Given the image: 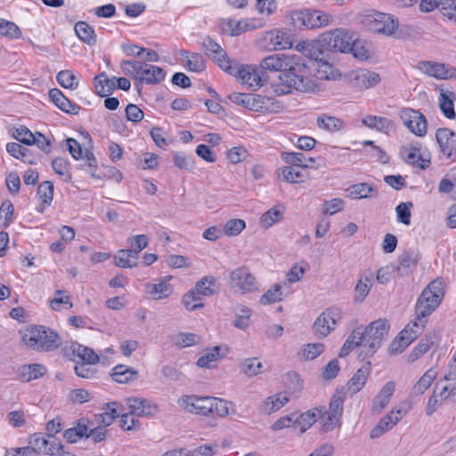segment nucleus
I'll use <instances>...</instances> for the list:
<instances>
[{
    "label": "nucleus",
    "mask_w": 456,
    "mask_h": 456,
    "mask_svg": "<svg viewBox=\"0 0 456 456\" xmlns=\"http://www.w3.org/2000/svg\"><path fill=\"white\" fill-rule=\"evenodd\" d=\"M320 38L318 41H301L295 45L296 51L315 61L322 53Z\"/></svg>",
    "instance_id": "a19ab883"
},
{
    "label": "nucleus",
    "mask_w": 456,
    "mask_h": 456,
    "mask_svg": "<svg viewBox=\"0 0 456 456\" xmlns=\"http://www.w3.org/2000/svg\"><path fill=\"white\" fill-rule=\"evenodd\" d=\"M112 379L120 384H128L138 379V371L124 364H118L112 369Z\"/></svg>",
    "instance_id": "4c0bfd02"
},
{
    "label": "nucleus",
    "mask_w": 456,
    "mask_h": 456,
    "mask_svg": "<svg viewBox=\"0 0 456 456\" xmlns=\"http://www.w3.org/2000/svg\"><path fill=\"white\" fill-rule=\"evenodd\" d=\"M211 404V417L225 418L236 413L234 404L231 401L219 397H212Z\"/></svg>",
    "instance_id": "7c9ffc66"
},
{
    "label": "nucleus",
    "mask_w": 456,
    "mask_h": 456,
    "mask_svg": "<svg viewBox=\"0 0 456 456\" xmlns=\"http://www.w3.org/2000/svg\"><path fill=\"white\" fill-rule=\"evenodd\" d=\"M396 271H399V267H395L393 265H387L380 267L374 274V280L382 285L389 283L395 276Z\"/></svg>",
    "instance_id": "052dcab7"
},
{
    "label": "nucleus",
    "mask_w": 456,
    "mask_h": 456,
    "mask_svg": "<svg viewBox=\"0 0 456 456\" xmlns=\"http://www.w3.org/2000/svg\"><path fill=\"white\" fill-rule=\"evenodd\" d=\"M436 139L441 152L450 159L456 155V134L448 128H439L436 133Z\"/></svg>",
    "instance_id": "f3484780"
},
{
    "label": "nucleus",
    "mask_w": 456,
    "mask_h": 456,
    "mask_svg": "<svg viewBox=\"0 0 456 456\" xmlns=\"http://www.w3.org/2000/svg\"><path fill=\"white\" fill-rule=\"evenodd\" d=\"M28 444L35 454L45 453L53 455L61 449V445L56 441L50 442L43 434L36 433L29 436Z\"/></svg>",
    "instance_id": "a211bd4d"
},
{
    "label": "nucleus",
    "mask_w": 456,
    "mask_h": 456,
    "mask_svg": "<svg viewBox=\"0 0 456 456\" xmlns=\"http://www.w3.org/2000/svg\"><path fill=\"white\" fill-rule=\"evenodd\" d=\"M138 257L131 249H119L114 255L115 265L121 268H133L137 265Z\"/></svg>",
    "instance_id": "a18cd8bd"
},
{
    "label": "nucleus",
    "mask_w": 456,
    "mask_h": 456,
    "mask_svg": "<svg viewBox=\"0 0 456 456\" xmlns=\"http://www.w3.org/2000/svg\"><path fill=\"white\" fill-rule=\"evenodd\" d=\"M419 262V254L412 250L404 251L398 257L399 270L403 268H415Z\"/></svg>",
    "instance_id": "774afa93"
},
{
    "label": "nucleus",
    "mask_w": 456,
    "mask_h": 456,
    "mask_svg": "<svg viewBox=\"0 0 456 456\" xmlns=\"http://www.w3.org/2000/svg\"><path fill=\"white\" fill-rule=\"evenodd\" d=\"M362 22L370 31L385 36L394 34L398 28V21L391 15L379 12L366 14Z\"/></svg>",
    "instance_id": "6e6552de"
},
{
    "label": "nucleus",
    "mask_w": 456,
    "mask_h": 456,
    "mask_svg": "<svg viewBox=\"0 0 456 456\" xmlns=\"http://www.w3.org/2000/svg\"><path fill=\"white\" fill-rule=\"evenodd\" d=\"M22 342L28 347L40 352H50L61 345V337L52 329L45 326H31L25 330Z\"/></svg>",
    "instance_id": "7ed1b4c3"
},
{
    "label": "nucleus",
    "mask_w": 456,
    "mask_h": 456,
    "mask_svg": "<svg viewBox=\"0 0 456 456\" xmlns=\"http://www.w3.org/2000/svg\"><path fill=\"white\" fill-rule=\"evenodd\" d=\"M281 159L287 164L300 167H308L309 163L314 161L313 158H306L301 152H282Z\"/></svg>",
    "instance_id": "864d4df0"
},
{
    "label": "nucleus",
    "mask_w": 456,
    "mask_h": 456,
    "mask_svg": "<svg viewBox=\"0 0 456 456\" xmlns=\"http://www.w3.org/2000/svg\"><path fill=\"white\" fill-rule=\"evenodd\" d=\"M456 96L453 92L449 90H440L439 95V107L447 118H454L455 112L453 108V102Z\"/></svg>",
    "instance_id": "79ce46f5"
},
{
    "label": "nucleus",
    "mask_w": 456,
    "mask_h": 456,
    "mask_svg": "<svg viewBox=\"0 0 456 456\" xmlns=\"http://www.w3.org/2000/svg\"><path fill=\"white\" fill-rule=\"evenodd\" d=\"M284 210L281 207H273L265 212L260 217V225L268 229L283 219Z\"/></svg>",
    "instance_id": "09e8293b"
},
{
    "label": "nucleus",
    "mask_w": 456,
    "mask_h": 456,
    "mask_svg": "<svg viewBox=\"0 0 456 456\" xmlns=\"http://www.w3.org/2000/svg\"><path fill=\"white\" fill-rule=\"evenodd\" d=\"M331 21L330 14L318 10H297L291 12V22L296 28H320L330 25Z\"/></svg>",
    "instance_id": "39448f33"
},
{
    "label": "nucleus",
    "mask_w": 456,
    "mask_h": 456,
    "mask_svg": "<svg viewBox=\"0 0 456 456\" xmlns=\"http://www.w3.org/2000/svg\"><path fill=\"white\" fill-rule=\"evenodd\" d=\"M343 318V311L339 307H330L324 310L315 319L313 330L318 338L328 337Z\"/></svg>",
    "instance_id": "0eeeda50"
},
{
    "label": "nucleus",
    "mask_w": 456,
    "mask_h": 456,
    "mask_svg": "<svg viewBox=\"0 0 456 456\" xmlns=\"http://www.w3.org/2000/svg\"><path fill=\"white\" fill-rule=\"evenodd\" d=\"M56 79L59 85L64 88L76 89L78 86V78L70 70H61L57 76Z\"/></svg>",
    "instance_id": "13d9d810"
},
{
    "label": "nucleus",
    "mask_w": 456,
    "mask_h": 456,
    "mask_svg": "<svg viewBox=\"0 0 456 456\" xmlns=\"http://www.w3.org/2000/svg\"><path fill=\"white\" fill-rule=\"evenodd\" d=\"M362 123L370 129L390 135L395 132L393 120L380 116L367 115L362 118Z\"/></svg>",
    "instance_id": "4be33fe9"
},
{
    "label": "nucleus",
    "mask_w": 456,
    "mask_h": 456,
    "mask_svg": "<svg viewBox=\"0 0 456 456\" xmlns=\"http://www.w3.org/2000/svg\"><path fill=\"white\" fill-rule=\"evenodd\" d=\"M95 92L98 95L105 97L112 94L116 87V77H109L105 73H101L94 78Z\"/></svg>",
    "instance_id": "e433bc0d"
},
{
    "label": "nucleus",
    "mask_w": 456,
    "mask_h": 456,
    "mask_svg": "<svg viewBox=\"0 0 456 456\" xmlns=\"http://www.w3.org/2000/svg\"><path fill=\"white\" fill-rule=\"evenodd\" d=\"M371 370V363L367 361L363 363L354 374L351 379L348 381L346 387L347 391L354 395L359 392L366 384V381L370 376Z\"/></svg>",
    "instance_id": "393cba45"
},
{
    "label": "nucleus",
    "mask_w": 456,
    "mask_h": 456,
    "mask_svg": "<svg viewBox=\"0 0 456 456\" xmlns=\"http://www.w3.org/2000/svg\"><path fill=\"white\" fill-rule=\"evenodd\" d=\"M216 280L214 276L208 275L198 281L192 289L200 297H211L216 293Z\"/></svg>",
    "instance_id": "de8ad7c7"
},
{
    "label": "nucleus",
    "mask_w": 456,
    "mask_h": 456,
    "mask_svg": "<svg viewBox=\"0 0 456 456\" xmlns=\"http://www.w3.org/2000/svg\"><path fill=\"white\" fill-rule=\"evenodd\" d=\"M181 303L186 310L191 312L204 307V304L201 302V297L192 289L182 297Z\"/></svg>",
    "instance_id": "6e6d98bb"
},
{
    "label": "nucleus",
    "mask_w": 456,
    "mask_h": 456,
    "mask_svg": "<svg viewBox=\"0 0 456 456\" xmlns=\"http://www.w3.org/2000/svg\"><path fill=\"white\" fill-rule=\"evenodd\" d=\"M232 75L248 89L255 91L263 86V77L255 65L234 66Z\"/></svg>",
    "instance_id": "9b49d317"
},
{
    "label": "nucleus",
    "mask_w": 456,
    "mask_h": 456,
    "mask_svg": "<svg viewBox=\"0 0 456 456\" xmlns=\"http://www.w3.org/2000/svg\"><path fill=\"white\" fill-rule=\"evenodd\" d=\"M171 280L172 276L168 275L159 279L155 283H146L144 286L146 295L153 300L168 297L174 291L173 286L168 283Z\"/></svg>",
    "instance_id": "dca6fc26"
},
{
    "label": "nucleus",
    "mask_w": 456,
    "mask_h": 456,
    "mask_svg": "<svg viewBox=\"0 0 456 456\" xmlns=\"http://www.w3.org/2000/svg\"><path fill=\"white\" fill-rule=\"evenodd\" d=\"M37 195L42 200L40 212L43 213L45 208L52 203L53 198V184L50 181L41 183L37 188Z\"/></svg>",
    "instance_id": "603ef678"
},
{
    "label": "nucleus",
    "mask_w": 456,
    "mask_h": 456,
    "mask_svg": "<svg viewBox=\"0 0 456 456\" xmlns=\"http://www.w3.org/2000/svg\"><path fill=\"white\" fill-rule=\"evenodd\" d=\"M165 76L166 73L161 68L141 61L137 80L141 84L155 85L164 80Z\"/></svg>",
    "instance_id": "aec40b11"
},
{
    "label": "nucleus",
    "mask_w": 456,
    "mask_h": 456,
    "mask_svg": "<svg viewBox=\"0 0 456 456\" xmlns=\"http://www.w3.org/2000/svg\"><path fill=\"white\" fill-rule=\"evenodd\" d=\"M211 399V396L183 395L178 399L177 403L187 412L210 416Z\"/></svg>",
    "instance_id": "ddd939ff"
},
{
    "label": "nucleus",
    "mask_w": 456,
    "mask_h": 456,
    "mask_svg": "<svg viewBox=\"0 0 456 456\" xmlns=\"http://www.w3.org/2000/svg\"><path fill=\"white\" fill-rule=\"evenodd\" d=\"M418 69L424 74L437 79L456 77V69L440 62L420 61Z\"/></svg>",
    "instance_id": "2eb2a0df"
},
{
    "label": "nucleus",
    "mask_w": 456,
    "mask_h": 456,
    "mask_svg": "<svg viewBox=\"0 0 456 456\" xmlns=\"http://www.w3.org/2000/svg\"><path fill=\"white\" fill-rule=\"evenodd\" d=\"M444 296V285L442 280L432 281L421 292L415 305L417 316L427 317L434 312Z\"/></svg>",
    "instance_id": "20e7f679"
},
{
    "label": "nucleus",
    "mask_w": 456,
    "mask_h": 456,
    "mask_svg": "<svg viewBox=\"0 0 456 456\" xmlns=\"http://www.w3.org/2000/svg\"><path fill=\"white\" fill-rule=\"evenodd\" d=\"M221 347L216 346L207 349L204 354L198 359L197 365L200 368L212 369L216 366L221 358Z\"/></svg>",
    "instance_id": "c03bdc74"
},
{
    "label": "nucleus",
    "mask_w": 456,
    "mask_h": 456,
    "mask_svg": "<svg viewBox=\"0 0 456 456\" xmlns=\"http://www.w3.org/2000/svg\"><path fill=\"white\" fill-rule=\"evenodd\" d=\"M262 40L270 50H287L293 47V37L288 28H273L265 31Z\"/></svg>",
    "instance_id": "9d476101"
},
{
    "label": "nucleus",
    "mask_w": 456,
    "mask_h": 456,
    "mask_svg": "<svg viewBox=\"0 0 456 456\" xmlns=\"http://www.w3.org/2000/svg\"><path fill=\"white\" fill-rule=\"evenodd\" d=\"M399 117L411 133L417 136H424L427 133V120L419 110L410 108L402 109Z\"/></svg>",
    "instance_id": "f8f14e48"
},
{
    "label": "nucleus",
    "mask_w": 456,
    "mask_h": 456,
    "mask_svg": "<svg viewBox=\"0 0 456 456\" xmlns=\"http://www.w3.org/2000/svg\"><path fill=\"white\" fill-rule=\"evenodd\" d=\"M49 97L54 105L63 112L77 114L80 110L78 105L71 102L58 88L51 89L49 91Z\"/></svg>",
    "instance_id": "c85d7f7f"
},
{
    "label": "nucleus",
    "mask_w": 456,
    "mask_h": 456,
    "mask_svg": "<svg viewBox=\"0 0 456 456\" xmlns=\"http://www.w3.org/2000/svg\"><path fill=\"white\" fill-rule=\"evenodd\" d=\"M403 413L402 410H392L389 413L384 416L371 430L370 437L377 438L383 435L385 432L393 428L398 421L403 418Z\"/></svg>",
    "instance_id": "5701e85b"
},
{
    "label": "nucleus",
    "mask_w": 456,
    "mask_h": 456,
    "mask_svg": "<svg viewBox=\"0 0 456 456\" xmlns=\"http://www.w3.org/2000/svg\"><path fill=\"white\" fill-rule=\"evenodd\" d=\"M181 56L190 71L201 72L205 69V61L201 54L181 51Z\"/></svg>",
    "instance_id": "49530a36"
},
{
    "label": "nucleus",
    "mask_w": 456,
    "mask_h": 456,
    "mask_svg": "<svg viewBox=\"0 0 456 456\" xmlns=\"http://www.w3.org/2000/svg\"><path fill=\"white\" fill-rule=\"evenodd\" d=\"M354 33L345 28L326 31L320 36V44L327 51L349 53Z\"/></svg>",
    "instance_id": "423d86ee"
},
{
    "label": "nucleus",
    "mask_w": 456,
    "mask_h": 456,
    "mask_svg": "<svg viewBox=\"0 0 456 456\" xmlns=\"http://www.w3.org/2000/svg\"><path fill=\"white\" fill-rule=\"evenodd\" d=\"M316 126L320 130L330 134L342 133L346 128L344 119L327 113H322L316 118Z\"/></svg>",
    "instance_id": "412c9836"
},
{
    "label": "nucleus",
    "mask_w": 456,
    "mask_h": 456,
    "mask_svg": "<svg viewBox=\"0 0 456 456\" xmlns=\"http://www.w3.org/2000/svg\"><path fill=\"white\" fill-rule=\"evenodd\" d=\"M219 28L223 34L237 37L248 30L256 28V26L248 20H236L228 18L220 20Z\"/></svg>",
    "instance_id": "6ab92c4d"
},
{
    "label": "nucleus",
    "mask_w": 456,
    "mask_h": 456,
    "mask_svg": "<svg viewBox=\"0 0 456 456\" xmlns=\"http://www.w3.org/2000/svg\"><path fill=\"white\" fill-rule=\"evenodd\" d=\"M348 78L350 83L360 90L373 87L381 81L379 74L365 69L352 70L348 74Z\"/></svg>",
    "instance_id": "4468645a"
},
{
    "label": "nucleus",
    "mask_w": 456,
    "mask_h": 456,
    "mask_svg": "<svg viewBox=\"0 0 456 456\" xmlns=\"http://www.w3.org/2000/svg\"><path fill=\"white\" fill-rule=\"evenodd\" d=\"M395 389V384L394 381L387 382L373 399L372 409L376 411H381L388 404Z\"/></svg>",
    "instance_id": "c9c22d12"
},
{
    "label": "nucleus",
    "mask_w": 456,
    "mask_h": 456,
    "mask_svg": "<svg viewBox=\"0 0 456 456\" xmlns=\"http://www.w3.org/2000/svg\"><path fill=\"white\" fill-rule=\"evenodd\" d=\"M151 408V403L145 399L132 397L126 400V409L136 417L152 414Z\"/></svg>",
    "instance_id": "f704fd0d"
},
{
    "label": "nucleus",
    "mask_w": 456,
    "mask_h": 456,
    "mask_svg": "<svg viewBox=\"0 0 456 456\" xmlns=\"http://www.w3.org/2000/svg\"><path fill=\"white\" fill-rule=\"evenodd\" d=\"M289 401V397L287 393H278L265 398L262 402L260 408L263 412L266 414H271L273 412L279 411Z\"/></svg>",
    "instance_id": "2f4dec72"
},
{
    "label": "nucleus",
    "mask_w": 456,
    "mask_h": 456,
    "mask_svg": "<svg viewBox=\"0 0 456 456\" xmlns=\"http://www.w3.org/2000/svg\"><path fill=\"white\" fill-rule=\"evenodd\" d=\"M88 428L85 419H79L76 427L64 431V438L70 444L77 443L82 437H86Z\"/></svg>",
    "instance_id": "8fccbe9b"
},
{
    "label": "nucleus",
    "mask_w": 456,
    "mask_h": 456,
    "mask_svg": "<svg viewBox=\"0 0 456 456\" xmlns=\"http://www.w3.org/2000/svg\"><path fill=\"white\" fill-rule=\"evenodd\" d=\"M281 285L274 284L260 297V304L266 305L269 304L279 302L282 299Z\"/></svg>",
    "instance_id": "680f3d73"
},
{
    "label": "nucleus",
    "mask_w": 456,
    "mask_h": 456,
    "mask_svg": "<svg viewBox=\"0 0 456 456\" xmlns=\"http://www.w3.org/2000/svg\"><path fill=\"white\" fill-rule=\"evenodd\" d=\"M173 160L175 167L182 170L191 171L195 167V161L184 152H175Z\"/></svg>",
    "instance_id": "69168bd1"
},
{
    "label": "nucleus",
    "mask_w": 456,
    "mask_h": 456,
    "mask_svg": "<svg viewBox=\"0 0 456 456\" xmlns=\"http://www.w3.org/2000/svg\"><path fill=\"white\" fill-rule=\"evenodd\" d=\"M349 53H352L354 57L364 61L370 58V51L367 43L362 40L355 39L353 37V42L350 44Z\"/></svg>",
    "instance_id": "4d7b16f0"
},
{
    "label": "nucleus",
    "mask_w": 456,
    "mask_h": 456,
    "mask_svg": "<svg viewBox=\"0 0 456 456\" xmlns=\"http://www.w3.org/2000/svg\"><path fill=\"white\" fill-rule=\"evenodd\" d=\"M12 135L17 141L26 144L33 145L34 134L26 126H20L12 129Z\"/></svg>",
    "instance_id": "0e129e2a"
},
{
    "label": "nucleus",
    "mask_w": 456,
    "mask_h": 456,
    "mask_svg": "<svg viewBox=\"0 0 456 456\" xmlns=\"http://www.w3.org/2000/svg\"><path fill=\"white\" fill-rule=\"evenodd\" d=\"M346 197L352 200H363L376 197L377 187L371 183H359L346 189Z\"/></svg>",
    "instance_id": "b1692460"
},
{
    "label": "nucleus",
    "mask_w": 456,
    "mask_h": 456,
    "mask_svg": "<svg viewBox=\"0 0 456 456\" xmlns=\"http://www.w3.org/2000/svg\"><path fill=\"white\" fill-rule=\"evenodd\" d=\"M74 29L77 36L86 44L94 45L96 43V35L94 30L86 22H77Z\"/></svg>",
    "instance_id": "3c124183"
},
{
    "label": "nucleus",
    "mask_w": 456,
    "mask_h": 456,
    "mask_svg": "<svg viewBox=\"0 0 456 456\" xmlns=\"http://www.w3.org/2000/svg\"><path fill=\"white\" fill-rule=\"evenodd\" d=\"M312 66L315 69V76L319 79L337 80L341 77L338 69L322 59H317L315 61H312Z\"/></svg>",
    "instance_id": "cd10ccee"
},
{
    "label": "nucleus",
    "mask_w": 456,
    "mask_h": 456,
    "mask_svg": "<svg viewBox=\"0 0 456 456\" xmlns=\"http://www.w3.org/2000/svg\"><path fill=\"white\" fill-rule=\"evenodd\" d=\"M374 272L370 269H366L360 274L354 288L355 298L357 300L362 302L366 298L374 284Z\"/></svg>",
    "instance_id": "bb28decb"
},
{
    "label": "nucleus",
    "mask_w": 456,
    "mask_h": 456,
    "mask_svg": "<svg viewBox=\"0 0 456 456\" xmlns=\"http://www.w3.org/2000/svg\"><path fill=\"white\" fill-rule=\"evenodd\" d=\"M428 319L415 314V319L409 323L400 333L411 343L414 341L424 330Z\"/></svg>",
    "instance_id": "58836bf2"
},
{
    "label": "nucleus",
    "mask_w": 456,
    "mask_h": 456,
    "mask_svg": "<svg viewBox=\"0 0 456 456\" xmlns=\"http://www.w3.org/2000/svg\"><path fill=\"white\" fill-rule=\"evenodd\" d=\"M402 155L405 161L421 169H424L430 163V159L424 156L419 148L416 147H405L402 151Z\"/></svg>",
    "instance_id": "473e14b6"
},
{
    "label": "nucleus",
    "mask_w": 456,
    "mask_h": 456,
    "mask_svg": "<svg viewBox=\"0 0 456 456\" xmlns=\"http://www.w3.org/2000/svg\"><path fill=\"white\" fill-rule=\"evenodd\" d=\"M246 227V223L242 219L233 218L228 220L224 225V233L226 236L232 237L239 235Z\"/></svg>",
    "instance_id": "e2e57ef3"
},
{
    "label": "nucleus",
    "mask_w": 456,
    "mask_h": 456,
    "mask_svg": "<svg viewBox=\"0 0 456 456\" xmlns=\"http://www.w3.org/2000/svg\"><path fill=\"white\" fill-rule=\"evenodd\" d=\"M47 371L41 363L24 364L18 370L19 379L23 382H29L43 377Z\"/></svg>",
    "instance_id": "c756f323"
},
{
    "label": "nucleus",
    "mask_w": 456,
    "mask_h": 456,
    "mask_svg": "<svg viewBox=\"0 0 456 456\" xmlns=\"http://www.w3.org/2000/svg\"><path fill=\"white\" fill-rule=\"evenodd\" d=\"M259 66L265 70L281 72L272 85L278 95L289 94L292 89L312 93L317 88L313 78L308 77V65L297 54L273 53L262 59Z\"/></svg>",
    "instance_id": "f257e3e1"
},
{
    "label": "nucleus",
    "mask_w": 456,
    "mask_h": 456,
    "mask_svg": "<svg viewBox=\"0 0 456 456\" xmlns=\"http://www.w3.org/2000/svg\"><path fill=\"white\" fill-rule=\"evenodd\" d=\"M70 350L84 363L95 364L99 362L98 354L94 353L93 349L86 346L77 343H72L70 346Z\"/></svg>",
    "instance_id": "37998d69"
},
{
    "label": "nucleus",
    "mask_w": 456,
    "mask_h": 456,
    "mask_svg": "<svg viewBox=\"0 0 456 456\" xmlns=\"http://www.w3.org/2000/svg\"><path fill=\"white\" fill-rule=\"evenodd\" d=\"M437 336L436 332H428L411 351L407 356V362L413 363L425 354L436 343Z\"/></svg>",
    "instance_id": "a878e982"
},
{
    "label": "nucleus",
    "mask_w": 456,
    "mask_h": 456,
    "mask_svg": "<svg viewBox=\"0 0 456 456\" xmlns=\"http://www.w3.org/2000/svg\"><path fill=\"white\" fill-rule=\"evenodd\" d=\"M437 377L435 369H428L412 386L411 389V396H419L423 395L432 385Z\"/></svg>",
    "instance_id": "72a5a7b5"
},
{
    "label": "nucleus",
    "mask_w": 456,
    "mask_h": 456,
    "mask_svg": "<svg viewBox=\"0 0 456 456\" xmlns=\"http://www.w3.org/2000/svg\"><path fill=\"white\" fill-rule=\"evenodd\" d=\"M388 330L389 325L384 319L376 320L366 327H356L346 338L339 356L345 357L357 347H362L361 354H363V357L372 356L387 338Z\"/></svg>",
    "instance_id": "f03ea898"
},
{
    "label": "nucleus",
    "mask_w": 456,
    "mask_h": 456,
    "mask_svg": "<svg viewBox=\"0 0 456 456\" xmlns=\"http://www.w3.org/2000/svg\"><path fill=\"white\" fill-rule=\"evenodd\" d=\"M317 412L319 411L315 409L314 411H307L300 415L294 413V429L299 430L300 433L305 432L315 423Z\"/></svg>",
    "instance_id": "ea45409f"
},
{
    "label": "nucleus",
    "mask_w": 456,
    "mask_h": 456,
    "mask_svg": "<svg viewBox=\"0 0 456 456\" xmlns=\"http://www.w3.org/2000/svg\"><path fill=\"white\" fill-rule=\"evenodd\" d=\"M307 265L306 262L295 264L286 274L288 282L295 283L301 281L306 272Z\"/></svg>",
    "instance_id": "338daca9"
},
{
    "label": "nucleus",
    "mask_w": 456,
    "mask_h": 456,
    "mask_svg": "<svg viewBox=\"0 0 456 456\" xmlns=\"http://www.w3.org/2000/svg\"><path fill=\"white\" fill-rule=\"evenodd\" d=\"M229 285L239 294L250 293L257 289L255 276L246 267L236 268L230 273Z\"/></svg>",
    "instance_id": "1a4fd4ad"
},
{
    "label": "nucleus",
    "mask_w": 456,
    "mask_h": 456,
    "mask_svg": "<svg viewBox=\"0 0 456 456\" xmlns=\"http://www.w3.org/2000/svg\"><path fill=\"white\" fill-rule=\"evenodd\" d=\"M50 306L53 310L61 311L70 309L73 305L69 296L65 295L63 290H57L54 297L50 301Z\"/></svg>",
    "instance_id": "bf43d9fd"
},
{
    "label": "nucleus",
    "mask_w": 456,
    "mask_h": 456,
    "mask_svg": "<svg viewBox=\"0 0 456 456\" xmlns=\"http://www.w3.org/2000/svg\"><path fill=\"white\" fill-rule=\"evenodd\" d=\"M241 371L248 377H255L264 371V365L257 358H247L240 366Z\"/></svg>",
    "instance_id": "5fc2aeb1"
}]
</instances>
